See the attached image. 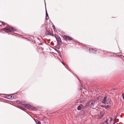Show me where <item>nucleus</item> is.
Masks as SVG:
<instances>
[{"mask_svg": "<svg viewBox=\"0 0 124 124\" xmlns=\"http://www.w3.org/2000/svg\"><path fill=\"white\" fill-rule=\"evenodd\" d=\"M111 101L110 99L107 97L105 96L104 97L102 101V103L105 104H108L110 103Z\"/></svg>", "mask_w": 124, "mask_h": 124, "instance_id": "f257e3e1", "label": "nucleus"}, {"mask_svg": "<svg viewBox=\"0 0 124 124\" xmlns=\"http://www.w3.org/2000/svg\"><path fill=\"white\" fill-rule=\"evenodd\" d=\"M95 102V100H92L90 101H88V103L86 105V108H87L90 106H93Z\"/></svg>", "mask_w": 124, "mask_h": 124, "instance_id": "f03ea898", "label": "nucleus"}, {"mask_svg": "<svg viewBox=\"0 0 124 124\" xmlns=\"http://www.w3.org/2000/svg\"><path fill=\"white\" fill-rule=\"evenodd\" d=\"M3 30H5L8 32H10L11 31H16V30L13 27H8L4 28Z\"/></svg>", "mask_w": 124, "mask_h": 124, "instance_id": "7ed1b4c3", "label": "nucleus"}, {"mask_svg": "<svg viewBox=\"0 0 124 124\" xmlns=\"http://www.w3.org/2000/svg\"><path fill=\"white\" fill-rule=\"evenodd\" d=\"M105 112L103 111H101L98 114V115H97L96 117L99 119H101L104 115Z\"/></svg>", "mask_w": 124, "mask_h": 124, "instance_id": "20e7f679", "label": "nucleus"}, {"mask_svg": "<svg viewBox=\"0 0 124 124\" xmlns=\"http://www.w3.org/2000/svg\"><path fill=\"white\" fill-rule=\"evenodd\" d=\"M55 37L57 40L58 44L60 46L62 44V41L61 38L58 35L55 36Z\"/></svg>", "mask_w": 124, "mask_h": 124, "instance_id": "39448f33", "label": "nucleus"}, {"mask_svg": "<svg viewBox=\"0 0 124 124\" xmlns=\"http://www.w3.org/2000/svg\"><path fill=\"white\" fill-rule=\"evenodd\" d=\"M24 105V107L26 108H28L29 109H33L35 108L34 107L31 106L29 104H27L26 105Z\"/></svg>", "mask_w": 124, "mask_h": 124, "instance_id": "423d86ee", "label": "nucleus"}, {"mask_svg": "<svg viewBox=\"0 0 124 124\" xmlns=\"http://www.w3.org/2000/svg\"><path fill=\"white\" fill-rule=\"evenodd\" d=\"M63 38L65 39H66L68 40H71L72 39V38L69 37L66 35H64L63 36Z\"/></svg>", "mask_w": 124, "mask_h": 124, "instance_id": "0eeeda50", "label": "nucleus"}, {"mask_svg": "<svg viewBox=\"0 0 124 124\" xmlns=\"http://www.w3.org/2000/svg\"><path fill=\"white\" fill-rule=\"evenodd\" d=\"M84 107L82 104H80L77 108V109L78 110H80L82 109H83Z\"/></svg>", "mask_w": 124, "mask_h": 124, "instance_id": "6e6552de", "label": "nucleus"}, {"mask_svg": "<svg viewBox=\"0 0 124 124\" xmlns=\"http://www.w3.org/2000/svg\"><path fill=\"white\" fill-rule=\"evenodd\" d=\"M14 97V96L11 95H9L7 96L6 98L9 99L13 100L15 99Z\"/></svg>", "mask_w": 124, "mask_h": 124, "instance_id": "1a4fd4ad", "label": "nucleus"}, {"mask_svg": "<svg viewBox=\"0 0 124 124\" xmlns=\"http://www.w3.org/2000/svg\"><path fill=\"white\" fill-rule=\"evenodd\" d=\"M89 50L90 52L91 53H95L96 51L92 48H90L89 49Z\"/></svg>", "mask_w": 124, "mask_h": 124, "instance_id": "9d476101", "label": "nucleus"}, {"mask_svg": "<svg viewBox=\"0 0 124 124\" xmlns=\"http://www.w3.org/2000/svg\"><path fill=\"white\" fill-rule=\"evenodd\" d=\"M46 19L48 20V14L47 13V11L46 10Z\"/></svg>", "mask_w": 124, "mask_h": 124, "instance_id": "9b49d317", "label": "nucleus"}, {"mask_svg": "<svg viewBox=\"0 0 124 124\" xmlns=\"http://www.w3.org/2000/svg\"><path fill=\"white\" fill-rule=\"evenodd\" d=\"M48 33H47V34L48 35H50L52 36H54V35L53 33H50V32L49 31H48Z\"/></svg>", "mask_w": 124, "mask_h": 124, "instance_id": "f8f14e48", "label": "nucleus"}, {"mask_svg": "<svg viewBox=\"0 0 124 124\" xmlns=\"http://www.w3.org/2000/svg\"><path fill=\"white\" fill-rule=\"evenodd\" d=\"M103 124H109L108 123V120H107L104 122H103Z\"/></svg>", "mask_w": 124, "mask_h": 124, "instance_id": "ddd939ff", "label": "nucleus"}, {"mask_svg": "<svg viewBox=\"0 0 124 124\" xmlns=\"http://www.w3.org/2000/svg\"><path fill=\"white\" fill-rule=\"evenodd\" d=\"M16 102L17 103H18V104H20L22 102H21V101H16Z\"/></svg>", "mask_w": 124, "mask_h": 124, "instance_id": "4468645a", "label": "nucleus"}, {"mask_svg": "<svg viewBox=\"0 0 124 124\" xmlns=\"http://www.w3.org/2000/svg\"><path fill=\"white\" fill-rule=\"evenodd\" d=\"M110 106L109 105H108L105 107V108H110Z\"/></svg>", "mask_w": 124, "mask_h": 124, "instance_id": "2eb2a0df", "label": "nucleus"}, {"mask_svg": "<svg viewBox=\"0 0 124 124\" xmlns=\"http://www.w3.org/2000/svg\"><path fill=\"white\" fill-rule=\"evenodd\" d=\"M123 98V100H124V93H123L122 94Z\"/></svg>", "mask_w": 124, "mask_h": 124, "instance_id": "dca6fc26", "label": "nucleus"}, {"mask_svg": "<svg viewBox=\"0 0 124 124\" xmlns=\"http://www.w3.org/2000/svg\"><path fill=\"white\" fill-rule=\"evenodd\" d=\"M53 27L54 30H56V29L55 28V27L54 25L53 26Z\"/></svg>", "mask_w": 124, "mask_h": 124, "instance_id": "f3484780", "label": "nucleus"}, {"mask_svg": "<svg viewBox=\"0 0 124 124\" xmlns=\"http://www.w3.org/2000/svg\"><path fill=\"white\" fill-rule=\"evenodd\" d=\"M37 124H41V123L39 121L38 122Z\"/></svg>", "mask_w": 124, "mask_h": 124, "instance_id": "a211bd4d", "label": "nucleus"}, {"mask_svg": "<svg viewBox=\"0 0 124 124\" xmlns=\"http://www.w3.org/2000/svg\"><path fill=\"white\" fill-rule=\"evenodd\" d=\"M43 45V43H39V45Z\"/></svg>", "mask_w": 124, "mask_h": 124, "instance_id": "6ab92c4d", "label": "nucleus"}, {"mask_svg": "<svg viewBox=\"0 0 124 124\" xmlns=\"http://www.w3.org/2000/svg\"><path fill=\"white\" fill-rule=\"evenodd\" d=\"M62 64H63L64 65H65V64L64 63V62H62Z\"/></svg>", "mask_w": 124, "mask_h": 124, "instance_id": "aec40b11", "label": "nucleus"}, {"mask_svg": "<svg viewBox=\"0 0 124 124\" xmlns=\"http://www.w3.org/2000/svg\"><path fill=\"white\" fill-rule=\"evenodd\" d=\"M121 57L122 58H124V56H122V55H121Z\"/></svg>", "mask_w": 124, "mask_h": 124, "instance_id": "412c9836", "label": "nucleus"}, {"mask_svg": "<svg viewBox=\"0 0 124 124\" xmlns=\"http://www.w3.org/2000/svg\"><path fill=\"white\" fill-rule=\"evenodd\" d=\"M83 86L82 87L81 86V88H80V89H82V88H83Z\"/></svg>", "mask_w": 124, "mask_h": 124, "instance_id": "4be33fe9", "label": "nucleus"}, {"mask_svg": "<svg viewBox=\"0 0 124 124\" xmlns=\"http://www.w3.org/2000/svg\"><path fill=\"white\" fill-rule=\"evenodd\" d=\"M110 120H111V121H112V118H111H111H110Z\"/></svg>", "mask_w": 124, "mask_h": 124, "instance_id": "5701e85b", "label": "nucleus"}, {"mask_svg": "<svg viewBox=\"0 0 124 124\" xmlns=\"http://www.w3.org/2000/svg\"><path fill=\"white\" fill-rule=\"evenodd\" d=\"M113 124H116V123L115 122H114L113 123Z\"/></svg>", "mask_w": 124, "mask_h": 124, "instance_id": "b1692460", "label": "nucleus"}, {"mask_svg": "<svg viewBox=\"0 0 124 124\" xmlns=\"http://www.w3.org/2000/svg\"><path fill=\"white\" fill-rule=\"evenodd\" d=\"M119 53H118V54H119ZM116 54H118V53H116Z\"/></svg>", "mask_w": 124, "mask_h": 124, "instance_id": "393cba45", "label": "nucleus"}, {"mask_svg": "<svg viewBox=\"0 0 124 124\" xmlns=\"http://www.w3.org/2000/svg\"><path fill=\"white\" fill-rule=\"evenodd\" d=\"M2 24H3V23H2Z\"/></svg>", "mask_w": 124, "mask_h": 124, "instance_id": "a878e982", "label": "nucleus"}]
</instances>
